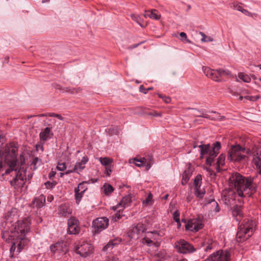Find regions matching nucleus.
<instances>
[{
  "label": "nucleus",
  "instance_id": "obj_11",
  "mask_svg": "<svg viewBox=\"0 0 261 261\" xmlns=\"http://www.w3.org/2000/svg\"><path fill=\"white\" fill-rule=\"evenodd\" d=\"M75 251L81 256L86 257L91 254L93 249V246L85 242H79L75 244Z\"/></svg>",
  "mask_w": 261,
  "mask_h": 261
},
{
  "label": "nucleus",
  "instance_id": "obj_14",
  "mask_svg": "<svg viewBox=\"0 0 261 261\" xmlns=\"http://www.w3.org/2000/svg\"><path fill=\"white\" fill-rule=\"evenodd\" d=\"M67 232L70 234H79L81 230L79 226V221L75 217H71L67 221Z\"/></svg>",
  "mask_w": 261,
  "mask_h": 261
},
{
  "label": "nucleus",
  "instance_id": "obj_64",
  "mask_svg": "<svg viewBox=\"0 0 261 261\" xmlns=\"http://www.w3.org/2000/svg\"><path fill=\"white\" fill-rule=\"evenodd\" d=\"M57 114H56L55 113H47V115L49 117H56Z\"/></svg>",
  "mask_w": 261,
  "mask_h": 261
},
{
  "label": "nucleus",
  "instance_id": "obj_5",
  "mask_svg": "<svg viewBox=\"0 0 261 261\" xmlns=\"http://www.w3.org/2000/svg\"><path fill=\"white\" fill-rule=\"evenodd\" d=\"M200 148V158H203L205 155L206 157V164L211 166L214 162V159L219 153V151L221 148V143L218 142H215L211 146L210 144L200 145L198 146Z\"/></svg>",
  "mask_w": 261,
  "mask_h": 261
},
{
  "label": "nucleus",
  "instance_id": "obj_31",
  "mask_svg": "<svg viewBox=\"0 0 261 261\" xmlns=\"http://www.w3.org/2000/svg\"><path fill=\"white\" fill-rule=\"evenodd\" d=\"M225 156L223 154H220L218 158L216 169L218 172L220 171V166H223L225 164Z\"/></svg>",
  "mask_w": 261,
  "mask_h": 261
},
{
  "label": "nucleus",
  "instance_id": "obj_32",
  "mask_svg": "<svg viewBox=\"0 0 261 261\" xmlns=\"http://www.w3.org/2000/svg\"><path fill=\"white\" fill-rule=\"evenodd\" d=\"M195 195L199 198H202L205 193L204 189H201L200 188H195Z\"/></svg>",
  "mask_w": 261,
  "mask_h": 261
},
{
  "label": "nucleus",
  "instance_id": "obj_4",
  "mask_svg": "<svg viewBox=\"0 0 261 261\" xmlns=\"http://www.w3.org/2000/svg\"><path fill=\"white\" fill-rule=\"evenodd\" d=\"M256 226L255 222L250 218H246L239 222L236 238L239 242H243L253 234Z\"/></svg>",
  "mask_w": 261,
  "mask_h": 261
},
{
  "label": "nucleus",
  "instance_id": "obj_8",
  "mask_svg": "<svg viewBox=\"0 0 261 261\" xmlns=\"http://www.w3.org/2000/svg\"><path fill=\"white\" fill-rule=\"evenodd\" d=\"M202 70L207 77L216 82L221 81L223 76H228L230 75V72L228 70L222 69L215 70L207 66H203Z\"/></svg>",
  "mask_w": 261,
  "mask_h": 261
},
{
  "label": "nucleus",
  "instance_id": "obj_38",
  "mask_svg": "<svg viewBox=\"0 0 261 261\" xmlns=\"http://www.w3.org/2000/svg\"><path fill=\"white\" fill-rule=\"evenodd\" d=\"M199 34L202 36L201 41L203 42H212L213 41V39L211 36H206L204 33L200 32Z\"/></svg>",
  "mask_w": 261,
  "mask_h": 261
},
{
  "label": "nucleus",
  "instance_id": "obj_21",
  "mask_svg": "<svg viewBox=\"0 0 261 261\" xmlns=\"http://www.w3.org/2000/svg\"><path fill=\"white\" fill-rule=\"evenodd\" d=\"M60 214L64 217H68L72 213V210L67 204H61L59 208Z\"/></svg>",
  "mask_w": 261,
  "mask_h": 261
},
{
  "label": "nucleus",
  "instance_id": "obj_47",
  "mask_svg": "<svg viewBox=\"0 0 261 261\" xmlns=\"http://www.w3.org/2000/svg\"><path fill=\"white\" fill-rule=\"evenodd\" d=\"M123 210V208L119 209L113 216V219L115 220V221H118L122 217L121 213L122 212Z\"/></svg>",
  "mask_w": 261,
  "mask_h": 261
},
{
  "label": "nucleus",
  "instance_id": "obj_46",
  "mask_svg": "<svg viewBox=\"0 0 261 261\" xmlns=\"http://www.w3.org/2000/svg\"><path fill=\"white\" fill-rule=\"evenodd\" d=\"M166 254V252L164 251H161L159 252L156 253L155 254V256L157 257L158 258V261H161V260H163L164 257H165V255Z\"/></svg>",
  "mask_w": 261,
  "mask_h": 261
},
{
  "label": "nucleus",
  "instance_id": "obj_2",
  "mask_svg": "<svg viewBox=\"0 0 261 261\" xmlns=\"http://www.w3.org/2000/svg\"><path fill=\"white\" fill-rule=\"evenodd\" d=\"M229 181V186L234 188L241 198L250 197L256 191L257 185L251 177H245L236 172L231 174Z\"/></svg>",
  "mask_w": 261,
  "mask_h": 261
},
{
  "label": "nucleus",
  "instance_id": "obj_59",
  "mask_svg": "<svg viewBox=\"0 0 261 261\" xmlns=\"http://www.w3.org/2000/svg\"><path fill=\"white\" fill-rule=\"evenodd\" d=\"M161 261H171L172 259H171V257L169 255H168L167 254L165 255V257L163 259V260H161Z\"/></svg>",
  "mask_w": 261,
  "mask_h": 261
},
{
  "label": "nucleus",
  "instance_id": "obj_20",
  "mask_svg": "<svg viewBox=\"0 0 261 261\" xmlns=\"http://www.w3.org/2000/svg\"><path fill=\"white\" fill-rule=\"evenodd\" d=\"M88 161L89 158L87 156H83L81 161L76 163L73 169V171H82L85 168V165L88 162Z\"/></svg>",
  "mask_w": 261,
  "mask_h": 261
},
{
  "label": "nucleus",
  "instance_id": "obj_24",
  "mask_svg": "<svg viewBox=\"0 0 261 261\" xmlns=\"http://www.w3.org/2000/svg\"><path fill=\"white\" fill-rule=\"evenodd\" d=\"M51 127H48L45 128L39 134L40 140L43 141H46L50 138L49 135H53V134L51 133Z\"/></svg>",
  "mask_w": 261,
  "mask_h": 261
},
{
  "label": "nucleus",
  "instance_id": "obj_25",
  "mask_svg": "<svg viewBox=\"0 0 261 261\" xmlns=\"http://www.w3.org/2000/svg\"><path fill=\"white\" fill-rule=\"evenodd\" d=\"M253 162L258 170V173L261 175V152L253 154Z\"/></svg>",
  "mask_w": 261,
  "mask_h": 261
},
{
  "label": "nucleus",
  "instance_id": "obj_62",
  "mask_svg": "<svg viewBox=\"0 0 261 261\" xmlns=\"http://www.w3.org/2000/svg\"><path fill=\"white\" fill-rule=\"evenodd\" d=\"M244 98L247 100H250V101H254V96H245Z\"/></svg>",
  "mask_w": 261,
  "mask_h": 261
},
{
  "label": "nucleus",
  "instance_id": "obj_45",
  "mask_svg": "<svg viewBox=\"0 0 261 261\" xmlns=\"http://www.w3.org/2000/svg\"><path fill=\"white\" fill-rule=\"evenodd\" d=\"M159 97L163 99V100L166 102V103H170L171 99V98L169 96H167L165 95H163L161 94L158 93L157 94Z\"/></svg>",
  "mask_w": 261,
  "mask_h": 261
},
{
  "label": "nucleus",
  "instance_id": "obj_39",
  "mask_svg": "<svg viewBox=\"0 0 261 261\" xmlns=\"http://www.w3.org/2000/svg\"><path fill=\"white\" fill-rule=\"evenodd\" d=\"M236 9L237 10L242 12L243 14L247 16H252L251 13L247 10L243 9L241 5H237L236 6Z\"/></svg>",
  "mask_w": 261,
  "mask_h": 261
},
{
  "label": "nucleus",
  "instance_id": "obj_58",
  "mask_svg": "<svg viewBox=\"0 0 261 261\" xmlns=\"http://www.w3.org/2000/svg\"><path fill=\"white\" fill-rule=\"evenodd\" d=\"M145 41H142L139 43H138V44H134L132 46H130L129 47H128V49H133V48H136L137 47H138L139 45L141 44L142 43H144Z\"/></svg>",
  "mask_w": 261,
  "mask_h": 261
},
{
  "label": "nucleus",
  "instance_id": "obj_23",
  "mask_svg": "<svg viewBox=\"0 0 261 261\" xmlns=\"http://www.w3.org/2000/svg\"><path fill=\"white\" fill-rule=\"evenodd\" d=\"M144 17H149L155 20H159L161 17V15L156 10L152 9L151 10L145 11Z\"/></svg>",
  "mask_w": 261,
  "mask_h": 261
},
{
  "label": "nucleus",
  "instance_id": "obj_50",
  "mask_svg": "<svg viewBox=\"0 0 261 261\" xmlns=\"http://www.w3.org/2000/svg\"><path fill=\"white\" fill-rule=\"evenodd\" d=\"M108 133L111 136L117 135L118 133V129L116 127H111L109 129Z\"/></svg>",
  "mask_w": 261,
  "mask_h": 261
},
{
  "label": "nucleus",
  "instance_id": "obj_7",
  "mask_svg": "<svg viewBox=\"0 0 261 261\" xmlns=\"http://www.w3.org/2000/svg\"><path fill=\"white\" fill-rule=\"evenodd\" d=\"M4 217L5 221L2 224V227H4L2 230H4L5 228L10 230L19 221L17 210L15 208H11L4 214Z\"/></svg>",
  "mask_w": 261,
  "mask_h": 261
},
{
  "label": "nucleus",
  "instance_id": "obj_37",
  "mask_svg": "<svg viewBox=\"0 0 261 261\" xmlns=\"http://www.w3.org/2000/svg\"><path fill=\"white\" fill-rule=\"evenodd\" d=\"M239 77L243 80L244 82L250 83L251 81V77L248 75L243 73H240L238 75Z\"/></svg>",
  "mask_w": 261,
  "mask_h": 261
},
{
  "label": "nucleus",
  "instance_id": "obj_9",
  "mask_svg": "<svg viewBox=\"0 0 261 261\" xmlns=\"http://www.w3.org/2000/svg\"><path fill=\"white\" fill-rule=\"evenodd\" d=\"M13 171H14L15 176L10 181L11 186L15 189L22 188L27 180L25 171L21 170H17L16 167Z\"/></svg>",
  "mask_w": 261,
  "mask_h": 261
},
{
  "label": "nucleus",
  "instance_id": "obj_1",
  "mask_svg": "<svg viewBox=\"0 0 261 261\" xmlns=\"http://www.w3.org/2000/svg\"><path fill=\"white\" fill-rule=\"evenodd\" d=\"M31 224V218L28 217L19 220L10 230L5 228L4 230H2V237L8 238L7 239L11 242V252L17 249L16 252L19 253L28 244V240L25 236L30 230Z\"/></svg>",
  "mask_w": 261,
  "mask_h": 261
},
{
  "label": "nucleus",
  "instance_id": "obj_56",
  "mask_svg": "<svg viewBox=\"0 0 261 261\" xmlns=\"http://www.w3.org/2000/svg\"><path fill=\"white\" fill-rule=\"evenodd\" d=\"M146 89H146L143 85H141L139 88L140 91L144 94H146L147 93V91H146Z\"/></svg>",
  "mask_w": 261,
  "mask_h": 261
},
{
  "label": "nucleus",
  "instance_id": "obj_60",
  "mask_svg": "<svg viewBox=\"0 0 261 261\" xmlns=\"http://www.w3.org/2000/svg\"><path fill=\"white\" fill-rule=\"evenodd\" d=\"M38 161H41V160L39 159L37 157H36L33 160V162H32V164L35 166L38 162Z\"/></svg>",
  "mask_w": 261,
  "mask_h": 261
},
{
  "label": "nucleus",
  "instance_id": "obj_53",
  "mask_svg": "<svg viewBox=\"0 0 261 261\" xmlns=\"http://www.w3.org/2000/svg\"><path fill=\"white\" fill-rule=\"evenodd\" d=\"M173 218L175 221L179 223V213L178 212H175L173 214Z\"/></svg>",
  "mask_w": 261,
  "mask_h": 261
},
{
  "label": "nucleus",
  "instance_id": "obj_12",
  "mask_svg": "<svg viewBox=\"0 0 261 261\" xmlns=\"http://www.w3.org/2000/svg\"><path fill=\"white\" fill-rule=\"evenodd\" d=\"M230 256L229 251L219 250L212 254L204 261H230Z\"/></svg>",
  "mask_w": 261,
  "mask_h": 261
},
{
  "label": "nucleus",
  "instance_id": "obj_28",
  "mask_svg": "<svg viewBox=\"0 0 261 261\" xmlns=\"http://www.w3.org/2000/svg\"><path fill=\"white\" fill-rule=\"evenodd\" d=\"M131 201V196L127 195L122 199L121 201L119 203V205L122 206V208L123 209L125 207L128 206Z\"/></svg>",
  "mask_w": 261,
  "mask_h": 261
},
{
  "label": "nucleus",
  "instance_id": "obj_18",
  "mask_svg": "<svg viewBox=\"0 0 261 261\" xmlns=\"http://www.w3.org/2000/svg\"><path fill=\"white\" fill-rule=\"evenodd\" d=\"M232 215L237 221H240L244 217L243 207L242 205H236L232 207Z\"/></svg>",
  "mask_w": 261,
  "mask_h": 261
},
{
  "label": "nucleus",
  "instance_id": "obj_44",
  "mask_svg": "<svg viewBox=\"0 0 261 261\" xmlns=\"http://www.w3.org/2000/svg\"><path fill=\"white\" fill-rule=\"evenodd\" d=\"M190 177L191 176H189L188 175H186V174L183 173L182 175L181 184L183 186L186 185L189 181Z\"/></svg>",
  "mask_w": 261,
  "mask_h": 261
},
{
  "label": "nucleus",
  "instance_id": "obj_10",
  "mask_svg": "<svg viewBox=\"0 0 261 261\" xmlns=\"http://www.w3.org/2000/svg\"><path fill=\"white\" fill-rule=\"evenodd\" d=\"M174 247L178 252L182 254L192 253L196 251L192 244L183 239L176 241Z\"/></svg>",
  "mask_w": 261,
  "mask_h": 261
},
{
  "label": "nucleus",
  "instance_id": "obj_40",
  "mask_svg": "<svg viewBox=\"0 0 261 261\" xmlns=\"http://www.w3.org/2000/svg\"><path fill=\"white\" fill-rule=\"evenodd\" d=\"M152 195L149 193L146 199L143 201V204L147 205L152 204Z\"/></svg>",
  "mask_w": 261,
  "mask_h": 261
},
{
  "label": "nucleus",
  "instance_id": "obj_49",
  "mask_svg": "<svg viewBox=\"0 0 261 261\" xmlns=\"http://www.w3.org/2000/svg\"><path fill=\"white\" fill-rule=\"evenodd\" d=\"M148 115L153 116V117H162V113L161 112H158L156 111H152L148 113H147Z\"/></svg>",
  "mask_w": 261,
  "mask_h": 261
},
{
  "label": "nucleus",
  "instance_id": "obj_16",
  "mask_svg": "<svg viewBox=\"0 0 261 261\" xmlns=\"http://www.w3.org/2000/svg\"><path fill=\"white\" fill-rule=\"evenodd\" d=\"M186 230L192 232H197L202 228V224L196 219H190L185 226Z\"/></svg>",
  "mask_w": 261,
  "mask_h": 261
},
{
  "label": "nucleus",
  "instance_id": "obj_43",
  "mask_svg": "<svg viewBox=\"0 0 261 261\" xmlns=\"http://www.w3.org/2000/svg\"><path fill=\"white\" fill-rule=\"evenodd\" d=\"M85 193V191H80L77 193L79 195H77V193H75V199L76 200V202L77 204H79L80 201L81 200L82 198L83 197V194Z\"/></svg>",
  "mask_w": 261,
  "mask_h": 261
},
{
  "label": "nucleus",
  "instance_id": "obj_48",
  "mask_svg": "<svg viewBox=\"0 0 261 261\" xmlns=\"http://www.w3.org/2000/svg\"><path fill=\"white\" fill-rule=\"evenodd\" d=\"M66 168V163L65 162H59L57 166V169L59 171H64Z\"/></svg>",
  "mask_w": 261,
  "mask_h": 261
},
{
  "label": "nucleus",
  "instance_id": "obj_15",
  "mask_svg": "<svg viewBox=\"0 0 261 261\" xmlns=\"http://www.w3.org/2000/svg\"><path fill=\"white\" fill-rule=\"evenodd\" d=\"M239 198H242L237 194V192L233 191H228L225 195H223L222 199L226 205H231L232 201L236 200L238 198V200L240 203L242 202V200Z\"/></svg>",
  "mask_w": 261,
  "mask_h": 261
},
{
  "label": "nucleus",
  "instance_id": "obj_33",
  "mask_svg": "<svg viewBox=\"0 0 261 261\" xmlns=\"http://www.w3.org/2000/svg\"><path fill=\"white\" fill-rule=\"evenodd\" d=\"M114 191L113 187L110 184L103 185V192L107 195H109Z\"/></svg>",
  "mask_w": 261,
  "mask_h": 261
},
{
  "label": "nucleus",
  "instance_id": "obj_51",
  "mask_svg": "<svg viewBox=\"0 0 261 261\" xmlns=\"http://www.w3.org/2000/svg\"><path fill=\"white\" fill-rule=\"evenodd\" d=\"M206 244V246L204 249L205 251H208L213 249L212 241L211 240H208Z\"/></svg>",
  "mask_w": 261,
  "mask_h": 261
},
{
  "label": "nucleus",
  "instance_id": "obj_35",
  "mask_svg": "<svg viewBox=\"0 0 261 261\" xmlns=\"http://www.w3.org/2000/svg\"><path fill=\"white\" fill-rule=\"evenodd\" d=\"M194 169L193 167L192 166L191 164H188L186 165V169L184 172V173L191 176L194 171Z\"/></svg>",
  "mask_w": 261,
  "mask_h": 261
},
{
  "label": "nucleus",
  "instance_id": "obj_17",
  "mask_svg": "<svg viewBox=\"0 0 261 261\" xmlns=\"http://www.w3.org/2000/svg\"><path fill=\"white\" fill-rule=\"evenodd\" d=\"M99 161L105 167V173L110 176L112 172L113 166L111 164L113 163V160L108 157H101L99 159Z\"/></svg>",
  "mask_w": 261,
  "mask_h": 261
},
{
  "label": "nucleus",
  "instance_id": "obj_22",
  "mask_svg": "<svg viewBox=\"0 0 261 261\" xmlns=\"http://www.w3.org/2000/svg\"><path fill=\"white\" fill-rule=\"evenodd\" d=\"M205 205H210L211 206V211H213L216 213L219 212L220 211V208L219 206V204L214 198H211L210 199H205Z\"/></svg>",
  "mask_w": 261,
  "mask_h": 261
},
{
  "label": "nucleus",
  "instance_id": "obj_36",
  "mask_svg": "<svg viewBox=\"0 0 261 261\" xmlns=\"http://www.w3.org/2000/svg\"><path fill=\"white\" fill-rule=\"evenodd\" d=\"M86 182H82L79 184L78 186L74 189V192L78 193L80 191H86L87 188L85 186ZM79 195V193H77Z\"/></svg>",
  "mask_w": 261,
  "mask_h": 261
},
{
  "label": "nucleus",
  "instance_id": "obj_13",
  "mask_svg": "<svg viewBox=\"0 0 261 261\" xmlns=\"http://www.w3.org/2000/svg\"><path fill=\"white\" fill-rule=\"evenodd\" d=\"M109 220L107 217L97 218L95 219L93 221L95 232L98 233L106 229L109 226Z\"/></svg>",
  "mask_w": 261,
  "mask_h": 261
},
{
  "label": "nucleus",
  "instance_id": "obj_42",
  "mask_svg": "<svg viewBox=\"0 0 261 261\" xmlns=\"http://www.w3.org/2000/svg\"><path fill=\"white\" fill-rule=\"evenodd\" d=\"M131 18L134 21H135L138 24H139L141 27H143V25L141 23V17L139 15H136L135 14H132L130 15Z\"/></svg>",
  "mask_w": 261,
  "mask_h": 261
},
{
  "label": "nucleus",
  "instance_id": "obj_41",
  "mask_svg": "<svg viewBox=\"0 0 261 261\" xmlns=\"http://www.w3.org/2000/svg\"><path fill=\"white\" fill-rule=\"evenodd\" d=\"M179 36L180 37V40L184 43H191L192 42L190 40L187 39V35L185 32H181L179 34Z\"/></svg>",
  "mask_w": 261,
  "mask_h": 261
},
{
  "label": "nucleus",
  "instance_id": "obj_26",
  "mask_svg": "<svg viewBox=\"0 0 261 261\" xmlns=\"http://www.w3.org/2000/svg\"><path fill=\"white\" fill-rule=\"evenodd\" d=\"M211 113H214V115L209 116L208 114L206 116H204L205 118L209 119L212 120H218L222 121L225 119V117L221 116L219 113L216 112L212 111Z\"/></svg>",
  "mask_w": 261,
  "mask_h": 261
},
{
  "label": "nucleus",
  "instance_id": "obj_63",
  "mask_svg": "<svg viewBox=\"0 0 261 261\" xmlns=\"http://www.w3.org/2000/svg\"><path fill=\"white\" fill-rule=\"evenodd\" d=\"M144 165L146 167V169L147 170H149V169H150V168L151 167V164L149 162H146Z\"/></svg>",
  "mask_w": 261,
  "mask_h": 261
},
{
  "label": "nucleus",
  "instance_id": "obj_19",
  "mask_svg": "<svg viewBox=\"0 0 261 261\" xmlns=\"http://www.w3.org/2000/svg\"><path fill=\"white\" fill-rule=\"evenodd\" d=\"M50 249L53 253L65 252L66 251V246L64 242H57L50 246Z\"/></svg>",
  "mask_w": 261,
  "mask_h": 261
},
{
  "label": "nucleus",
  "instance_id": "obj_30",
  "mask_svg": "<svg viewBox=\"0 0 261 261\" xmlns=\"http://www.w3.org/2000/svg\"><path fill=\"white\" fill-rule=\"evenodd\" d=\"M121 241V239L120 238H117L113 241H110L109 243L106 245L103 249L107 250L109 248L112 249L114 246L119 244Z\"/></svg>",
  "mask_w": 261,
  "mask_h": 261
},
{
  "label": "nucleus",
  "instance_id": "obj_55",
  "mask_svg": "<svg viewBox=\"0 0 261 261\" xmlns=\"http://www.w3.org/2000/svg\"><path fill=\"white\" fill-rule=\"evenodd\" d=\"M45 185L47 189H52L55 186V184L50 181H47L45 183Z\"/></svg>",
  "mask_w": 261,
  "mask_h": 261
},
{
  "label": "nucleus",
  "instance_id": "obj_61",
  "mask_svg": "<svg viewBox=\"0 0 261 261\" xmlns=\"http://www.w3.org/2000/svg\"><path fill=\"white\" fill-rule=\"evenodd\" d=\"M56 172L51 171L48 174V177L49 179H51L56 174Z\"/></svg>",
  "mask_w": 261,
  "mask_h": 261
},
{
  "label": "nucleus",
  "instance_id": "obj_52",
  "mask_svg": "<svg viewBox=\"0 0 261 261\" xmlns=\"http://www.w3.org/2000/svg\"><path fill=\"white\" fill-rule=\"evenodd\" d=\"M142 243L143 244H146L148 246H150L152 243V240L148 237L144 238L142 240Z\"/></svg>",
  "mask_w": 261,
  "mask_h": 261
},
{
  "label": "nucleus",
  "instance_id": "obj_34",
  "mask_svg": "<svg viewBox=\"0 0 261 261\" xmlns=\"http://www.w3.org/2000/svg\"><path fill=\"white\" fill-rule=\"evenodd\" d=\"M202 183V176L198 174L195 178L194 180V185L195 188H200Z\"/></svg>",
  "mask_w": 261,
  "mask_h": 261
},
{
  "label": "nucleus",
  "instance_id": "obj_57",
  "mask_svg": "<svg viewBox=\"0 0 261 261\" xmlns=\"http://www.w3.org/2000/svg\"><path fill=\"white\" fill-rule=\"evenodd\" d=\"M35 147H36V149L37 151H38L40 149V150H41V151L42 152L43 151L44 148H43V145L37 144V145H36Z\"/></svg>",
  "mask_w": 261,
  "mask_h": 261
},
{
  "label": "nucleus",
  "instance_id": "obj_29",
  "mask_svg": "<svg viewBox=\"0 0 261 261\" xmlns=\"http://www.w3.org/2000/svg\"><path fill=\"white\" fill-rule=\"evenodd\" d=\"M147 160L145 158H142L140 159L134 158L130 160L129 162L130 163L135 164L138 167H141L145 164Z\"/></svg>",
  "mask_w": 261,
  "mask_h": 261
},
{
  "label": "nucleus",
  "instance_id": "obj_6",
  "mask_svg": "<svg viewBox=\"0 0 261 261\" xmlns=\"http://www.w3.org/2000/svg\"><path fill=\"white\" fill-rule=\"evenodd\" d=\"M250 152L249 149L242 147L239 144L232 145L228 151L227 159L231 162H242L246 160Z\"/></svg>",
  "mask_w": 261,
  "mask_h": 261
},
{
  "label": "nucleus",
  "instance_id": "obj_3",
  "mask_svg": "<svg viewBox=\"0 0 261 261\" xmlns=\"http://www.w3.org/2000/svg\"><path fill=\"white\" fill-rule=\"evenodd\" d=\"M18 145L17 143L11 142L7 144L0 149V158L4 159L5 162L9 166L5 172L2 173L3 177L9 174L15 169L18 162ZM4 179L5 177H3Z\"/></svg>",
  "mask_w": 261,
  "mask_h": 261
},
{
  "label": "nucleus",
  "instance_id": "obj_54",
  "mask_svg": "<svg viewBox=\"0 0 261 261\" xmlns=\"http://www.w3.org/2000/svg\"><path fill=\"white\" fill-rule=\"evenodd\" d=\"M207 114H205L203 111H197V113L195 114L196 117H201L204 118V116H206Z\"/></svg>",
  "mask_w": 261,
  "mask_h": 261
},
{
  "label": "nucleus",
  "instance_id": "obj_27",
  "mask_svg": "<svg viewBox=\"0 0 261 261\" xmlns=\"http://www.w3.org/2000/svg\"><path fill=\"white\" fill-rule=\"evenodd\" d=\"M142 232H143V225L142 224H138L132 228L130 235L132 237H134L135 234L139 235L140 233Z\"/></svg>",
  "mask_w": 261,
  "mask_h": 261
}]
</instances>
